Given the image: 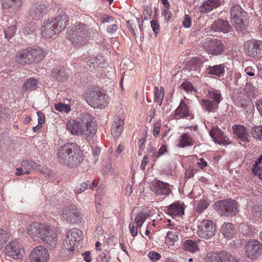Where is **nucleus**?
I'll return each instance as SVG.
<instances>
[{
  "label": "nucleus",
  "instance_id": "f257e3e1",
  "mask_svg": "<svg viewBox=\"0 0 262 262\" xmlns=\"http://www.w3.org/2000/svg\"><path fill=\"white\" fill-rule=\"evenodd\" d=\"M28 233L32 238L40 239L45 243L47 247L54 248L57 242V236L55 230L50 226L39 223L31 224L28 228Z\"/></svg>",
  "mask_w": 262,
  "mask_h": 262
},
{
  "label": "nucleus",
  "instance_id": "f03ea898",
  "mask_svg": "<svg viewBox=\"0 0 262 262\" xmlns=\"http://www.w3.org/2000/svg\"><path fill=\"white\" fill-rule=\"evenodd\" d=\"M69 24V16L62 9H59L54 18L48 19L42 26V35L51 37L63 31Z\"/></svg>",
  "mask_w": 262,
  "mask_h": 262
},
{
  "label": "nucleus",
  "instance_id": "7ed1b4c3",
  "mask_svg": "<svg viewBox=\"0 0 262 262\" xmlns=\"http://www.w3.org/2000/svg\"><path fill=\"white\" fill-rule=\"evenodd\" d=\"M107 98L104 90L99 87H96L88 90L85 100L93 107L103 108L107 105Z\"/></svg>",
  "mask_w": 262,
  "mask_h": 262
},
{
  "label": "nucleus",
  "instance_id": "20e7f679",
  "mask_svg": "<svg viewBox=\"0 0 262 262\" xmlns=\"http://www.w3.org/2000/svg\"><path fill=\"white\" fill-rule=\"evenodd\" d=\"M89 27L84 24L78 23L72 27L70 32L68 35L69 40L77 47L84 45L88 40Z\"/></svg>",
  "mask_w": 262,
  "mask_h": 262
},
{
  "label": "nucleus",
  "instance_id": "39448f33",
  "mask_svg": "<svg viewBox=\"0 0 262 262\" xmlns=\"http://www.w3.org/2000/svg\"><path fill=\"white\" fill-rule=\"evenodd\" d=\"M44 57V51L42 48L39 47L35 48H29L20 51L16 55L17 60L23 65L32 62H39L42 60Z\"/></svg>",
  "mask_w": 262,
  "mask_h": 262
},
{
  "label": "nucleus",
  "instance_id": "423d86ee",
  "mask_svg": "<svg viewBox=\"0 0 262 262\" xmlns=\"http://www.w3.org/2000/svg\"><path fill=\"white\" fill-rule=\"evenodd\" d=\"M83 239V233L81 230L74 228L68 232L66 238L63 242L62 250L68 252L77 250V245Z\"/></svg>",
  "mask_w": 262,
  "mask_h": 262
},
{
  "label": "nucleus",
  "instance_id": "0eeeda50",
  "mask_svg": "<svg viewBox=\"0 0 262 262\" xmlns=\"http://www.w3.org/2000/svg\"><path fill=\"white\" fill-rule=\"evenodd\" d=\"M237 203L234 200L226 199L215 202L214 209L221 216H234L238 212Z\"/></svg>",
  "mask_w": 262,
  "mask_h": 262
},
{
  "label": "nucleus",
  "instance_id": "6e6552de",
  "mask_svg": "<svg viewBox=\"0 0 262 262\" xmlns=\"http://www.w3.org/2000/svg\"><path fill=\"white\" fill-rule=\"evenodd\" d=\"M230 14L232 23L237 31L242 32L246 29V12L239 5L233 6L231 8Z\"/></svg>",
  "mask_w": 262,
  "mask_h": 262
},
{
  "label": "nucleus",
  "instance_id": "1a4fd4ad",
  "mask_svg": "<svg viewBox=\"0 0 262 262\" xmlns=\"http://www.w3.org/2000/svg\"><path fill=\"white\" fill-rule=\"evenodd\" d=\"M248 97L244 90L239 89L234 90L232 100L235 106L241 107L244 111L248 113L251 107H253Z\"/></svg>",
  "mask_w": 262,
  "mask_h": 262
},
{
  "label": "nucleus",
  "instance_id": "9d476101",
  "mask_svg": "<svg viewBox=\"0 0 262 262\" xmlns=\"http://www.w3.org/2000/svg\"><path fill=\"white\" fill-rule=\"evenodd\" d=\"M204 50L209 54L212 56H219L223 53L225 50V45L220 39H209L203 43Z\"/></svg>",
  "mask_w": 262,
  "mask_h": 262
},
{
  "label": "nucleus",
  "instance_id": "9b49d317",
  "mask_svg": "<svg viewBox=\"0 0 262 262\" xmlns=\"http://www.w3.org/2000/svg\"><path fill=\"white\" fill-rule=\"evenodd\" d=\"M77 146L74 143H67L59 148L57 152V158L59 163L67 166L68 162L67 161L70 159L71 154L74 152L75 146Z\"/></svg>",
  "mask_w": 262,
  "mask_h": 262
},
{
  "label": "nucleus",
  "instance_id": "f8f14e48",
  "mask_svg": "<svg viewBox=\"0 0 262 262\" xmlns=\"http://www.w3.org/2000/svg\"><path fill=\"white\" fill-rule=\"evenodd\" d=\"M93 117L89 113H82L80 117V120L83 125L82 127V135L89 137H93L96 131V125L93 121Z\"/></svg>",
  "mask_w": 262,
  "mask_h": 262
},
{
  "label": "nucleus",
  "instance_id": "ddd939ff",
  "mask_svg": "<svg viewBox=\"0 0 262 262\" xmlns=\"http://www.w3.org/2000/svg\"><path fill=\"white\" fill-rule=\"evenodd\" d=\"M215 224L211 220H203L198 226V233L201 238H209L216 232Z\"/></svg>",
  "mask_w": 262,
  "mask_h": 262
},
{
  "label": "nucleus",
  "instance_id": "4468645a",
  "mask_svg": "<svg viewBox=\"0 0 262 262\" xmlns=\"http://www.w3.org/2000/svg\"><path fill=\"white\" fill-rule=\"evenodd\" d=\"M246 253L252 259H257L262 253V244L256 239L248 241L245 246Z\"/></svg>",
  "mask_w": 262,
  "mask_h": 262
},
{
  "label": "nucleus",
  "instance_id": "2eb2a0df",
  "mask_svg": "<svg viewBox=\"0 0 262 262\" xmlns=\"http://www.w3.org/2000/svg\"><path fill=\"white\" fill-rule=\"evenodd\" d=\"M62 214L64 219L70 224L81 222V213L75 205H72L64 208Z\"/></svg>",
  "mask_w": 262,
  "mask_h": 262
},
{
  "label": "nucleus",
  "instance_id": "dca6fc26",
  "mask_svg": "<svg viewBox=\"0 0 262 262\" xmlns=\"http://www.w3.org/2000/svg\"><path fill=\"white\" fill-rule=\"evenodd\" d=\"M150 190L156 195L164 196L163 198L171 192L169 184L156 179L151 183Z\"/></svg>",
  "mask_w": 262,
  "mask_h": 262
},
{
  "label": "nucleus",
  "instance_id": "f3484780",
  "mask_svg": "<svg viewBox=\"0 0 262 262\" xmlns=\"http://www.w3.org/2000/svg\"><path fill=\"white\" fill-rule=\"evenodd\" d=\"M31 262H47L49 259L48 250L43 246L36 247L30 254Z\"/></svg>",
  "mask_w": 262,
  "mask_h": 262
},
{
  "label": "nucleus",
  "instance_id": "a211bd4d",
  "mask_svg": "<svg viewBox=\"0 0 262 262\" xmlns=\"http://www.w3.org/2000/svg\"><path fill=\"white\" fill-rule=\"evenodd\" d=\"M246 49L249 56L256 58L262 57V41L250 40L247 42Z\"/></svg>",
  "mask_w": 262,
  "mask_h": 262
},
{
  "label": "nucleus",
  "instance_id": "6ab92c4d",
  "mask_svg": "<svg viewBox=\"0 0 262 262\" xmlns=\"http://www.w3.org/2000/svg\"><path fill=\"white\" fill-rule=\"evenodd\" d=\"M48 7L45 4H37L32 6L29 11V16L33 19L40 20L48 13Z\"/></svg>",
  "mask_w": 262,
  "mask_h": 262
},
{
  "label": "nucleus",
  "instance_id": "aec40b11",
  "mask_svg": "<svg viewBox=\"0 0 262 262\" xmlns=\"http://www.w3.org/2000/svg\"><path fill=\"white\" fill-rule=\"evenodd\" d=\"M5 249L7 255L14 259L20 258L24 252V250L19 248L18 243L15 241L10 242Z\"/></svg>",
  "mask_w": 262,
  "mask_h": 262
},
{
  "label": "nucleus",
  "instance_id": "412c9836",
  "mask_svg": "<svg viewBox=\"0 0 262 262\" xmlns=\"http://www.w3.org/2000/svg\"><path fill=\"white\" fill-rule=\"evenodd\" d=\"M74 152L70 155V159L67 161L68 162L67 166L70 168L77 167L82 161L83 152L79 146H75Z\"/></svg>",
  "mask_w": 262,
  "mask_h": 262
},
{
  "label": "nucleus",
  "instance_id": "4be33fe9",
  "mask_svg": "<svg viewBox=\"0 0 262 262\" xmlns=\"http://www.w3.org/2000/svg\"><path fill=\"white\" fill-rule=\"evenodd\" d=\"M173 116L176 119L193 118V116L189 113L188 107L183 100H181L180 103L173 113Z\"/></svg>",
  "mask_w": 262,
  "mask_h": 262
},
{
  "label": "nucleus",
  "instance_id": "5701e85b",
  "mask_svg": "<svg viewBox=\"0 0 262 262\" xmlns=\"http://www.w3.org/2000/svg\"><path fill=\"white\" fill-rule=\"evenodd\" d=\"M124 126V121L119 116H115L113 118L111 128V134L115 138H119L122 131Z\"/></svg>",
  "mask_w": 262,
  "mask_h": 262
},
{
  "label": "nucleus",
  "instance_id": "b1692460",
  "mask_svg": "<svg viewBox=\"0 0 262 262\" xmlns=\"http://www.w3.org/2000/svg\"><path fill=\"white\" fill-rule=\"evenodd\" d=\"M209 134L215 143L220 145L229 144L228 140L226 139L223 132L218 127H213L209 132Z\"/></svg>",
  "mask_w": 262,
  "mask_h": 262
},
{
  "label": "nucleus",
  "instance_id": "393cba45",
  "mask_svg": "<svg viewBox=\"0 0 262 262\" xmlns=\"http://www.w3.org/2000/svg\"><path fill=\"white\" fill-rule=\"evenodd\" d=\"M211 29L214 32L226 33L230 31L231 27L227 20L219 18L213 21Z\"/></svg>",
  "mask_w": 262,
  "mask_h": 262
},
{
  "label": "nucleus",
  "instance_id": "a878e982",
  "mask_svg": "<svg viewBox=\"0 0 262 262\" xmlns=\"http://www.w3.org/2000/svg\"><path fill=\"white\" fill-rule=\"evenodd\" d=\"M211 262H237L234 257L226 251L214 253L211 258Z\"/></svg>",
  "mask_w": 262,
  "mask_h": 262
},
{
  "label": "nucleus",
  "instance_id": "bb28decb",
  "mask_svg": "<svg viewBox=\"0 0 262 262\" xmlns=\"http://www.w3.org/2000/svg\"><path fill=\"white\" fill-rule=\"evenodd\" d=\"M167 213L174 219L183 215L184 214V209L179 203L175 202L168 206Z\"/></svg>",
  "mask_w": 262,
  "mask_h": 262
},
{
  "label": "nucleus",
  "instance_id": "cd10ccee",
  "mask_svg": "<svg viewBox=\"0 0 262 262\" xmlns=\"http://www.w3.org/2000/svg\"><path fill=\"white\" fill-rule=\"evenodd\" d=\"M232 129L238 139L245 143L249 142L248 133L244 125L235 124L233 125Z\"/></svg>",
  "mask_w": 262,
  "mask_h": 262
},
{
  "label": "nucleus",
  "instance_id": "c85d7f7f",
  "mask_svg": "<svg viewBox=\"0 0 262 262\" xmlns=\"http://www.w3.org/2000/svg\"><path fill=\"white\" fill-rule=\"evenodd\" d=\"M220 5L219 0H207L200 7V11L203 13H207L217 8Z\"/></svg>",
  "mask_w": 262,
  "mask_h": 262
},
{
  "label": "nucleus",
  "instance_id": "c756f323",
  "mask_svg": "<svg viewBox=\"0 0 262 262\" xmlns=\"http://www.w3.org/2000/svg\"><path fill=\"white\" fill-rule=\"evenodd\" d=\"M200 103L203 110L208 113L215 112L218 109V106L216 105V103L213 102L208 99H202L200 100Z\"/></svg>",
  "mask_w": 262,
  "mask_h": 262
},
{
  "label": "nucleus",
  "instance_id": "7c9ffc66",
  "mask_svg": "<svg viewBox=\"0 0 262 262\" xmlns=\"http://www.w3.org/2000/svg\"><path fill=\"white\" fill-rule=\"evenodd\" d=\"M67 128L72 135H82V127H81L79 122L75 120H69L67 123Z\"/></svg>",
  "mask_w": 262,
  "mask_h": 262
},
{
  "label": "nucleus",
  "instance_id": "2f4dec72",
  "mask_svg": "<svg viewBox=\"0 0 262 262\" xmlns=\"http://www.w3.org/2000/svg\"><path fill=\"white\" fill-rule=\"evenodd\" d=\"M97 186V184L95 181H87L86 182H83L77 185L75 189V193H80L84 191L89 187L91 190H94Z\"/></svg>",
  "mask_w": 262,
  "mask_h": 262
},
{
  "label": "nucleus",
  "instance_id": "473e14b6",
  "mask_svg": "<svg viewBox=\"0 0 262 262\" xmlns=\"http://www.w3.org/2000/svg\"><path fill=\"white\" fill-rule=\"evenodd\" d=\"M225 68V66L224 64L209 66L206 69V72L209 75L220 77L224 74Z\"/></svg>",
  "mask_w": 262,
  "mask_h": 262
},
{
  "label": "nucleus",
  "instance_id": "72a5a7b5",
  "mask_svg": "<svg viewBox=\"0 0 262 262\" xmlns=\"http://www.w3.org/2000/svg\"><path fill=\"white\" fill-rule=\"evenodd\" d=\"M221 231L224 237L231 238L234 234V227L230 223H224L221 228Z\"/></svg>",
  "mask_w": 262,
  "mask_h": 262
},
{
  "label": "nucleus",
  "instance_id": "f704fd0d",
  "mask_svg": "<svg viewBox=\"0 0 262 262\" xmlns=\"http://www.w3.org/2000/svg\"><path fill=\"white\" fill-rule=\"evenodd\" d=\"M1 3L4 9L17 10L21 5V0H1Z\"/></svg>",
  "mask_w": 262,
  "mask_h": 262
},
{
  "label": "nucleus",
  "instance_id": "c9c22d12",
  "mask_svg": "<svg viewBox=\"0 0 262 262\" xmlns=\"http://www.w3.org/2000/svg\"><path fill=\"white\" fill-rule=\"evenodd\" d=\"M51 76L58 81H64L69 77L65 69H54L52 71Z\"/></svg>",
  "mask_w": 262,
  "mask_h": 262
},
{
  "label": "nucleus",
  "instance_id": "e433bc0d",
  "mask_svg": "<svg viewBox=\"0 0 262 262\" xmlns=\"http://www.w3.org/2000/svg\"><path fill=\"white\" fill-rule=\"evenodd\" d=\"M37 80L34 78L27 79L24 83L23 90L26 92L32 91L37 88Z\"/></svg>",
  "mask_w": 262,
  "mask_h": 262
},
{
  "label": "nucleus",
  "instance_id": "4c0bfd02",
  "mask_svg": "<svg viewBox=\"0 0 262 262\" xmlns=\"http://www.w3.org/2000/svg\"><path fill=\"white\" fill-rule=\"evenodd\" d=\"M207 97L209 100H211L213 102L216 103L217 106L222 100L220 92L217 90L209 91Z\"/></svg>",
  "mask_w": 262,
  "mask_h": 262
},
{
  "label": "nucleus",
  "instance_id": "58836bf2",
  "mask_svg": "<svg viewBox=\"0 0 262 262\" xmlns=\"http://www.w3.org/2000/svg\"><path fill=\"white\" fill-rule=\"evenodd\" d=\"M154 90L155 102L161 106L164 96V88L161 86L159 90L158 87L156 86Z\"/></svg>",
  "mask_w": 262,
  "mask_h": 262
},
{
  "label": "nucleus",
  "instance_id": "ea45409f",
  "mask_svg": "<svg viewBox=\"0 0 262 262\" xmlns=\"http://www.w3.org/2000/svg\"><path fill=\"white\" fill-rule=\"evenodd\" d=\"M183 246L185 250L191 252H194L199 249L196 242L191 239L185 241L183 242Z\"/></svg>",
  "mask_w": 262,
  "mask_h": 262
},
{
  "label": "nucleus",
  "instance_id": "a19ab883",
  "mask_svg": "<svg viewBox=\"0 0 262 262\" xmlns=\"http://www.w3.org/2000/svg\"><path fill=\"white\" fill-rule=\"evenodd\" d=\"M192 145L191 139L188 133H184L180 136L179 147L183 148Z\"/></svg>",
  "mask_w": 262,
  "mask_h": 262
},
{
  "label": "nucleus",
  "instance_id": "79ce46f5",
  "mask_svg": "<svg viewBox=\"0 0 262 262\" xmlns=\"http://www.w3.org/2000/svg\"><path fill=\"white\" fill-rule=\"evenodd\" d=\"M148 215L144 212H140L135 217V222L137 227L140 228L144 223Z\"/></svg>",
  "mask_w": 262,
  "mask_h": 262
},
{
  "label": "nucleus",
  "instance_id": "37998d69",
  "mask_svg": "<svg viewBox=\"0 0 262 262\" xmlns=\"http://www.w3.org/2000/svg\"><path fill=\"white\" fill-rule=\"evenodd\" d=\"M88 66L92 70H96L101 66V62L96 57H89L86 61Z\"/></svg>",
  "mask_w": 262,
  "mask_h": 262
},
{
  "label": "nucleus",
  "instance_id": "c03bdc74",
  "mask_svg": "<svg viewBox=\"0 0 262 262\" xmlns=\"http://www.w3.org/2000/svg\"><path fill=\"white\" fill-rule=\"evenodd\" d=\"M13 23L14 24L8 26V27L4 30L5 37L8 39L11 38L16 32L17 28L16 27V23L13 21Z\"/></svg>",
  "mask_w": 262,
  "mask_h": 262
},
{
  "label": "nucleus",
  "instance_id": "a18cd8bd",
  "mask_svg": "<svg viewBox=\"0 0 262 262\" xmlns=\"http://www.w3.org/2000/svg\"><path fill=\"white\" fill-rule=\"evenodd\" d=\"M203 63V60L198 57H193L187 62L188 66L191 70H195Z\"/></svg>",
  "mask_w": 262,
  "mask_h": 262
},
{
  "label": "nucleus",
  "instance_id": "49530a36",
  "mask_svg": "<svg viewBox=\"0 0 262 262\" xmlns=\"http://www.w3.org/2000/svg\"><path fill=\"white\" fill-rule=\"evenodd\" d=\"M31 164H32V166H30L32 167V169H34V170H37L38 171H40L43 172V173L47 174L49 177H53V173H51L50 170L45 169H43L40 165L36 163L35 162H33Z\"/></svg>",
  "mask_w": 262,
  "mask_h": 262
},
{
  "label": "nucleus",
  "instance_id": "de8ad7c7",
  "mask_svg": "<svg viewBox=\"0 0 262 262\" xmlns=\"http://www.w3.org/2000/svg\"><path fill=\"white\" fill-rule=\"evenodd\" d=\"M251 133L255 138L262 140V126H256L252 127Z\"/></svg>",
  "mask_w": 262,
  "mask_h": 262
},
{
  "label": "nucleus",
  "instance_id": "09e8293b",
  "mask_svg": "<svg viewBox=\"0 0 262 262\" xmlns=\"http://www.w3.org/2000/svg\"><path fill=\"white\" fill-rule=\"evenodd\" d=\"M244 91L248 96H251L254 97L256 95V89L251 83H247Z\"/></svg>",
  "mask_w": 262,
  "mask_h": 262
},
{
  "label": "nucleus",
  "instance_id": "8fccbe9b",
  "mask_svg": "<svg viewBox=\"0 0 262 262\" xmlns=\"http://www.w3.org/2000/svg\"><path fill=\"white\" fill-rule=\"evenodd\" d=\"M8 239L7 232L3 229H0V249L3 248Z\"/></svg>",
  "mask_w": 262,
  "mask_h": 262
},
{
  "label": "nucleus",
  "instance_id": "3c124183",
  "mask_svg": "<svg viewBox=\"0 0 262 262\" xmlns=\"http://www.w3.org/2000/svg\"><path fill=\"white\" fill-rule=\"evenodd\" d=\"M209 203L205 200H201L197 204L196 211L199 213L202 212L205 209H206Z\"/></svg>",
  "mask_w": 262,
  "mask_h": 262
},
{
  "label": "nucleus",
  "instance_id": "603ef678",
  "mask_svg": "<svg viewBox=\"0 0 262 262\" xmlns=\"http://www.w3.org/2000/svg\"><path fill=\"white\" fill-rule=\"evenodd\" d=\"M55 109L59 112L69 113L71 111L70 106L68 104L59 103L55 105Z\"/></svg>",
  "mask_w": 262,
  "mask_h": 262
},
{
  "label": "nucleus",
  "instance_id": "864d4df0",
  "mask_svg": "<svg viewBox=\"0 0 262 262\" xmlns=\"http://www.w3.org/2000/svg\"><path fill=\"white\" fill-rule=\"evenodd\" d=\"M169 240L170 242L173 243L178 240V236L176 232L172 231H168L166 237V241Z\"/></svg>",
  "mask_w": 262,
  "mask_h": 262
},
{
  "label": "nucleus",
  "instance_id": "5fc2aeb1",
  "mask_svg": "<svg viewBox=\"0 0 262 262\" xmlns=\"http://www.w3.org/2000/svg\"><path fill=\"white\" fill-rule=\"evenodd\" d=\"M258 70V67L254 65L253 66H249L247 67L245 70V72L248 75L250 76H254L255 73L256 72H257Z\"/></svg>",
  "mask_w": 262,
  "mask_h": 262
},
{
  "label": "nucleus",
  "instance_id": "6e6d98bb",
  "mask_svg": "<svg viewBox=\"0 0 262 262\" xmlns=\"http://www.w3.org/2000/svg\"><path fill=\"white\" fill-rule=\"evenodd\" d=\"M32 162L33 161H29L28 160L23 161L21 162V165L26 170V171L25 172V173L29 174L30 173L29 170L30 169H32V167H31L30 166H32L31 164L32 163Z\"/></svg>",
  "mask_w": 262,
  "mask_h": 262
},
{
  "label": "nucleus",
  "instance_id": "4d7b16f0",
  "mask_svg": "<svg viewBox=\"0 0 262 262\" xmlns=\"http://www.w3.org/2000/svg\"><path fill=\"white\" fill-rule=\"evenodd\" d=\"M252 211L254 213L256 216L262 219V205H256L252 208Z\"/></svg>",
  "mask_w": 262,
  "mask_h": 262
},
{
  "label": "nucleus",
  "instance_id": "13d9d810",
  "mask_svg": "<svg viewBox=\"0 0 262 262\" xmlns=\"http://www.w3.org/2000/svg\"><path fill=\"white\" fill-rule=\"evenodd\" d=\"M148 256L153 262H156L161 257L159 253L154 251H150L148 253Z\"/></svg>",
  "mask_w": 262,
  "mask_h": 262
},
{
  "label": "nucleus",
  "instance_id": "bf43d9fd",
  "mask_svg": "<svg viewBox=\"0 0 262 262\" xmlns=\"http://www.w3.org/2000/svg\"><path fill=\"white\" fill-rule=\"evenodd\" d=\"M36 29V26L34 24H30L24 28V33L25 34H30L34 32Z\"/></svg>",
  "mask_w": 262,
  "mask_h": 262
},
{
  "label": "nucleus",
  "instance_id": "052dcab7",
  "mask_svg": "<svg viewBox=\"0 0 262 262\" xmlns=\"http://www.w3.org/2000/svg\"><path fill=\"white\" fill-rule=\"evenodd\" d=\"M138 228L137 226L135 227V223L134 221L132 222H130L129 228V231L130 232V234L132 235L134 237L136 236L137 235L138 233Z\"/></svg>",
  "mask_w": 262,
  "mask_h": 262
},
{
  "label": "nucleus",
  "instance_id": "680f3d73",
  "mask_svg": "<svg viewBox=\"0 0 262 262\" xmlns=\"http://www.w3.org/2000/svg\"><path fill=\"white\" fill-rule=\"evenodd\" d=\"M151 27L155 34H157L159 32L160 26L157 20H152L150 21Z\"/></svg>",
  "mask_w": 262,
  "mask_h": 262
},
{
  "label": "nucleus",
  "instance_id": "e2e57ef3",
  "mask_svg": "<svg viewBox=\"0 0 262 262\" xmlns=\"http://www.w3.org/2000/svg\"><path fill=\"white\" fill-rule=\"evenodd\" d=\"M100 256L102 262H109L111 260V256L109 252H102L100 254Z\"/></svg>",
  "mask_w": 262,
  "mask_h": 262
},
{
  "label": "nucleus",
  "instance_id": "0e129e2a",
  "mask_svg": "<svg viewBox=\"0 0 262 262\" xmlns=\"http://www.w3.org/2000/svg\"><path fill=\"white\" fill-rule=\"evenodd\" d=\"M181 86L182 88L184 90H185L187 92H192L193 91H195V90H194V88L193 87L192 85L191 84V83H189V82H186V83H183L181 84Z\"/></svg>",
  "mask_w": 262,
  "mask_h": 262
},
{
  "label": "nucleus",
  "instance_id": "69168bd1",
  "mask_svg": "<svg viewBox=\"0 0 262 262\" xmlns=\"http://www.w3.org/2000/svg\"><path fill=\"white\" fill-rule=\"evenodd\" d=\"M191 20L190 17L188 15L185 16L184 20L183 21V27L185 28H188L191 26Z\"/></svg>",
  "mask_w": 262,
  "mask_h": 262
},
{
  "label": "nucleus",
  "instance_id": "338daca9",
  "mask_svg": "<svg viewBox=\"0 0 262 262\" xmlns=\"http://www.w3.org/2000/svg\"><path fill=\"white\" fill-rule=\"evenodd\" d=\"M161 127V123L159 122H156L154 124V128L153 130V135L155 137L158 136Z\"/></svg>",
  "mask_w": 262,
  "mask_h": 262
},
{
  "label": "nucleus",
  "instance_id": "774afa93",
  "mask_svg": "<svg viewBox=\"0 0 262 262\" xmlns=\"http://www.w3.org/2000/svg\"><path fill=\"white\" fill-rule=\"evenodd\" d=\"M255 106L260 115L262 116V98L258 100L255 102Z\"/></svg>",
  "mask_w": 262,
  "mask_h": 262
}]
</instances>
